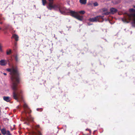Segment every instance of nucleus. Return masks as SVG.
<instances>
[{
    "label": "nucleus",
    "mask_w": 135,
    "mask_h": 135,
    "mask_svg": "<svg viewBox=\"0 0 135 135\" xmlns=\"http://www.w3.org/2000/svg\"><path fill=\"white\" fill-rule=\"evenodd\" d=\"M1 29V27H0V30Z\"/></svg>",
    "instance_id": "nucleus-32"
},
{
    "label": "nucleus",
    "mask_w": 135,
    "mask_h": 135,
    "mask_svg": "<svg viewBox=\"0 0 135 135\" xmlns=\"http://www.w3.org/2000/svg\"><path fill=\"white\" fill-rule=\"evenodd\" d=\"M110 11L112 13L114 14L117 12V10L114 8H112L110 9Z\"/></svg>",
    "instance_id": "nucleus-11"
},
{
    "label": "nucleus",
    "mask_w": 135,
    "mask_h": 135,
    "mask_svg": "<svg viewBox=\"0 0 135 135\" xmlns=\"http://www.w3.org/2000/svg\"><path fill=\"white\" fill-rule=\"evenodd\" d=\"M15 68H8L6 70L7 71L10 72L11 79L12 82L13 96L14 99L17 100V71Z\"/></svg>",
    "instance_id": "nucleus-2"
},
{
    "label": "nucleus",
    "mask_w": 135,
    "mask_h": 135,
    "mask_svg": "<svg viewBox=\"0 0 135 135\" xmlns=\"http://www.w3.org/2000/svg\"><path fill=\"white\" fill-rule=\"evenodd\" d=\"M0 23H1V24H2V22H0Z\"/></svg>",
    "instance_id": "nucleus-31"
},
{
    "label": "nucleus",
    "mask_w": 135,
    "mask_h": 135,
    "mask_svg": "<svg viewBox=\"0 0 135 135\" xmlns=\"http://www.w3.org/2000/svg\"><path fill=\"white\" fill-rule=\"evenodd\" d=\"M39 110H40V111H41L42 110V109L41 108H40V109L37 108V110L38 111H39Z\"/></svg>",
    "instance_id": "nucleus-23"
},
{
    "label": "nucleus",
    "mask_w": 135,
    "mask_h": 135,
    "mask_svg": "<svg viewBox=\"0 0 135 135\" xmlns=\"http://www.w3.org/2000/svg\"><path fill=\"white\" fill-rule=\"evenodd\" d=\"M11 53V50H9V51L7 50L6 52L7 54L9 55Z\"/></svg>",
    "instance_id": "nucleus-16"
},
{
    "label": "nucleus",
    "mask_w": 135,
    "mask_h": 135,
    "mask_svg": "<svg viewBox=\"0 0 135 135\" xmlns=\"http://www.w3.org/2000/svg\"><path fill=\"white\" fill-rule=\"evenodd\" d=\"M70 13L71 16L80 21H82L83 19L82 16L79 15L77 12L75 11H70Z\"/></svg>",
    "instance_id": "nucleus-4"
},
{
    "label": "nucleus",
    "mask_w": 135,
    "mask_h": 135,
    "mask_svg": "<svg viewBox=\"0 0 135 135\" xmlns=\"http://www.w3.org/2000/svg\"><path fill=\"white\" fill-rule=\"evenodd\" d=\"M129 11L132 12L130 14H129L127 13H125L123 14L124 15V18H122V20L124 22L128 23L127 20H133L135 23V9H130Z\"/></svg>",
    "instance_id": "nucleus-3"
},
{
    "label": "nucleus",
    "mask_w": 135,
    "mask_h": 135,
    "mask_svg": "<svg viewBox=\"0 0 135 135\" xmlns=\"http://www.w3.org/2000/svg\"><path fill=\"white\" fill-rule=\"evenodd\" d=\"M6 135H12L9 131H8L6 132Z\"/></svg>",
    "instance_id": "nucleus-20"
},
{
    "label": "nucleus",
    "mask_w": 135,
    "mask_h": 135,
    "mask_svg": "<svg viewBox=\"0 0 135 135\" xmlns=\"http://www.w3.org/2000/svg\"><path fill=\"white\" fill-rule=\"evenodd\" d=\"M87 0H80V3L83 4H85L86 3Z\"/></svg>",
    "instance_id": "nucleus-14"
},
{
    "label": "nucleus",
    "mask_w": 135,
    "mask_h": 135,
    "mask_svg": "<svg viewBox=\"0 0 135 135\" xmlns=\"http://www.w3.org/2000/svg\"><path fill=\"white\" fill-rule=\"evenodd\" d=\"M11 38L12 39H14L15 40V41H14V46L13 47V49L14 50H15L16 49L17 35L16 34H13Z\"/></svg>",
    "instance_id": "nucleus-7"
},
{
    "label": "nucleus",
    "mask_w": 135,
    "mask_h": 135,
    "mask_svg": "<svg viewBox=\"0 0 135 135\" xmlns=\"http://www.w3.org/2000/svg\"><path fill=\"white\" fill-rule=\"evenodd\" d=\"M79 12L81 14H84L85 13V12L84 11H80Z\"/></svg>",
    "instance_id": "nucleus-18"
},
{
    "label": "nucleus",
    "mask_w": 135,
    "mask_h": 135,
    "mask_svg": "<svg viewBox=\"0 0 135 135\" xmlns=\"http://www.w3.org/2000/svg\"><path fill=\"white\" fill-rule=\"evenodd\" d=\"M7 131L4 128L2 129L1 130V132L2 134L5 135L6 134Z\"/></svg>",
    "instance_id": "nucleus-13"
},
{
    "label": "nucleus",
    "mask_w": 135,
    "mask_h": 135,
    "mask_svg": "<svg viewBox=\"0 0 135 135\" xmlns=\"http://www.w3.org/2000/svg\"><path fill=\"white\" fill-rule=\"evenodd\" d=\"M53 2H50L49 3L48 6H47V8L50 10H51L52 9H55L56 8H59V6L58 5L56 4L53 5L52 4Z\"/></svg>",
    "instance_id": "nucleus-6"
},
{
    "label": "nucleus",
    "mask_w": 135,
    "mask_h": 135,
    "mask_svg": "<svg viewBox=\"0 0 135 135\" xmlns=\"http://www.w3.org/2000/svg\"><path fill=\"white\" fill-rule=\"evenodd\" d=\"M0 135H1V133H0Z\"/></svg>",
    "instance_id": "nucleus-34"
},
{
    "label": "nucleus",
    "mask_w": 135,
    "mask_h": 135,
    "mask_svg": "<svg viewBox=\"0 0 135 135\" xmlns=\"http://www.w3.org/2000/svg\"><path fill=\"white\" fill-rule=\"evenodd\" d=\"M133 7L135 8V6H133Z\"/></svg>",
    "instance_id": "nucleus-30"
},
{
    "label": "nucleus",
    "mask_w": 135,
    "mask_h": 135,
    "mask_svg": "<svg viewBox=\"0 0 135 135\" xmlns=\"http://www.w3.org/2000/svg\"><path fill=\"white\" fill-rule=\"evenodd\" d=\"M93 5L94 6H98V4L97 2H95L93 3Z\"/></svg>",
    "instance_id": "nucleus-19"
},
{
    "label": "nucleus",
    "mask_w": 135,
    "mask_h": 135,
    "mask_svg": "<svg viewBox=\"0 0 135 135\" xmlns=\"http://www.w3.org/2000/svg\"><path fill=\"white\" fill-rule=\"evenodd\" d=\"M43 4L45 5V4L46 3V0H42Z\"/></svg>",
    "instance_id": "nucleus-17"
},
{
    "label": "nucleus",
    "mask_w": 135,
    "mask_h": 135,
    "mask_svg": "<svg viewBox=\"0 0 135 135\" xmlns=\"http://www.w3.org/2000/svg\"><path fill=\"white\" fill-rule=\"evenodd\" d=\"M11 61V59H8L7 61L5 60H2L0 61V65L2 66H5L7 64V62L9 65H10L11 63L10 61Z\"/></svg>",
    "instance_id": "nucleus-5"
},
{
    "label": "nucleus",
    "mask_w": 135,
    "mask_h": 135,
    "mask_svg": "<svg viewBox=\"0 0 135 135\" xmlns=\"http://www.w3.org/2000/svg\"><path fill=\"white\" fill-rule=\"evenodd\" d=\"M18 132L20 134L21 133V132H20V131H19Z\"/></svg>",
    "instance_id": "nucleus-28"
},
{
    "label": "nucleus",
    "mask_w": 135,
    "mask_h": 135,
    "mask_svg": "<svg viewBox=\"0 0 135 135\" xmlns=\"http://www.w3.org/2000/svg\"><path fill=\"white\" fill-rule=\"evenodd\" d=\"M102 17L101 16H97L94 18H90L89 19V20L90 21L93 22H97V21L99 22V17Z\"/></svg>",
    "instance_id": "nucleus-8"
},
{
    "label": "nucleus",
    "mask_w": 135,
    "mask_h": 135,
    "mask_svg": "<svg viewBox=\"0 0 135 135\" xmlns=\"http://www.w3.org/2000/svg\"><path fill=\"white\" fill-rule=\"evenodd\" d=\"M109 13H110L109 12H107L105 13H103V14L106 15H109Z\"/></svg>",
    "instance_id": "nucleus-22"
},
{
    "label": "nucleus",
    "mask_w": 135,
    "mask_h": 135,
    "mask_svg": "<svg viewBox=\"0 0 135 135\" xmlns=\"http://www.w3.org/2000/svg\"><path fill=\"white\" fill-rule=\"evenodd\" d=\"M35 128L37 130L36 132H34L35 135H42L41 133L40 132V128L39 125H37L35 126Z\"/></svg>",
    "instance_id": "nucleus-9"
},
{
    "label": "nucleus",
    "mask_w": 135,
    "mask_h": 135,
    "mask_svg": "<svg viewBox=\"0 0 135 135\" xmlns=\"http://www.w3.org/2000/svg\"><path fill=\"white\" fill-rule=\"evenodd\" d=\"M16 60H17V56H16Z\"/></svg>",
    "instance_id": "nucleus-29"
},
{
    "label": "nucleus",
    "mask_w": 135,
    "mask_h": 135,
    "mask_svg": "<svg viewBox=\"0 0 135 135\" xmlns=\"http://www.w3.org/2000/svg\"><path fill=\"white\" fill-rule=\"evenodd\" d=\"M17 109H18V106H17Z\"/></svg>",
    "instance_id": "nucleus-33"
},
{
    "label": "nucleus",
    "mask_w": 135,
    "mask_h": 135,
    "mask_svg": "<svg viewBox=\"0 0 135 135\" xmlns=\"http://www.w3.org/2000/svg\"><path fill=\"white\" fill-rule=\"evenodd\" d=\"M22 92V91L20 90L17 91V102L20 101L23 105L24 112L22 113V115L24 117V119L25 120L33 121V118L29 115L31 112V110L25 103L21 94Z\"/></svg>",
    "instance_id": "nucleus-1"
},
{
    "label": "nucleus",
    "mask_w": 135,
    "mask_h": 135,
    "mask_svg": "<svg viewBox=\"0 0 135 135\" xmlns=\"http://www.w3.org/2000/svg\"><path fill=\"white\" fill-rule=\"evenodd\" d=\"M102 10L103 12H106L107 11V9L105 8H102Z\"/></svg>",
    "instance_id": "nucleus-21"
},
{
    "label": "nucleus",
    "mask_w": 135,
    "mask_h": 135,
    "mask_svg": "<svg viewBox=\"0 0 135 135\" xmlns=\"http://www.w3.org/2000/svg\"><path fill=\"white\" fill-rule=\"evenodd\" d=\"M21 81L20 78L18 76V72H17V84L18 83H19Z\"/></svg>",
    "instance_id": "nucleus-15"
},
{
    "label": "nucleus",
    "mask_w": 135,
    "mask_h": 135,
    "mask_svg": "<svg viewBox=\"0 0 135 135\" xmlns=\"http://www.w3.org/2000/svg\"><path fill=\"white\" fill-rule=\"evenodd\" d=\"M86 131H89V132H90V133H91V130H90V129H88V128L86 129Z\"/></svg>",
    "instance_id": "nucleus-24"
},
{
    "label": "nucleus",
    "mask_w": 135,
    "mask_h": 135,
    "mask_svg": "<svg viewBox=\"0 0 135 135\" xmlns=\"http://www.w3.org/2000/svg\"><path fill=\"white\" fill-rule=\"evenodd\" d=\"M59 10L61 14H64L66 12V9L64 7L61 6L59 7Z\"/></svg>",
    "instance_id": "nucleus-10"
},
{
    "label": "nucleus",
    "mask_w": 135,
    "mask_h": 135,
    "mask_svg": "<svg viewBox=\"0 0 135 135\" xmlns=\"http://www.w3.org/2000/svg\"><path fill=\"white\" fill-rule=\"evenodd\" d=\"M50 1V2H52V1H53V0H49Z\"/></svg>",
    "instance_id": "nucleus-25"
},
{
    "label": "nucleus",
    "mask_w": 135,
    "mask_h": 135,
    "mask_svg": "<svg viewBox=\"0 0 135 135\" xmlns=\"http://www.w3.org/2000/svg\"><path fill=\"white\" fill-rule=\"evenodd\" d=\"M3 74L5 75H7L6 73H4Z\"/></svg>",
    "instance_id": "nucleus-26"
},
{
    "label": "nucleus",
    "mask_w": 135,
    "mask_h": 135,
    "mask_svg": "<svg viewBox=\"0 0 135 135\" xmlns=\"http://www.w3.org/2000/svg\"><path fill=\"white\" fill-rule=\"evenodd\" d=\"M3 99L7 102H9L10 100V97H4Z\"/></svg>",
    "instance_id": "nucleus-12"
},
{
    "label": "nucleus",
    "mask_w": 135,
    "mask_h": 135,
    "mask_svg": "<svg viewBox=\"0 0 135 135\" xmlns=\"http://www.w3.org/2000/svg\"><path fill=\"white\" fill-rule=\"evenodd\" d=\"M18 37L17 36V38H18Z\"/></svg>",
    "instance_id": "nucleus-35"
},
{
    "label": "nucleus",
    "mask_w": 135,
    "mask_h": 135,
    "mask_svg": "<svg viewBox=\"0 0 135 135\" xmlns=\"http://www.w3.org/2000/svg\"><path fill=\"white\" fill-rule=\"evenodd\" d=\"M88 25H91V24L90 23H88Z\"/></svg>",
    "instance_id": "nucleus-27"
}]
</instances>
